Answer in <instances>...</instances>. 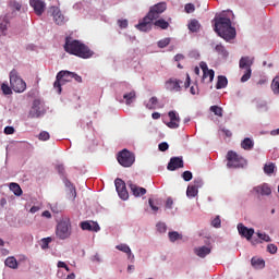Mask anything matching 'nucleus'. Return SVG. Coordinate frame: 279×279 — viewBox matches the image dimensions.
Listing matches in <instances>:
<instances>
[{
	"instance_id": "1",
	"label": "nucleus",
	"mask_w": 279,
	"mask_h": 279,
	"mask_svg": "<svg viewBox=\"0 0 279 279\" xmlns=\"http://www.w3.org/2000/svg\"><path fill=\"white\" fill-rule=\"evenodd\" d=\"M167 11V2H159L149 8L147 15L135 26L140 32H150L151 22L158 21L160 14Z\"/></svg>"
},
{
	"instance_id": "2",
	"label": "nucleus",
	"mask_w": 279,
	"mask_h": 279,
	"mask_svg": "<svg viewBox=\"0 0 279 279\" xmlns=\"http://www.w3.org/2000/svg\"><path fill=\"white\" fill-rule=\"evenodd\" d=\"M215 32L223 40H234L236 38V28L232 27V21L229 17H215Z\"/></svg>"
},
{
	"instance_id": "3",
	"label": "nucleus",
	"mask_w": 279,
	"mask_h": 279,
	"mask_svg": "<svg viewBox=\"0 0 279 279\" xmlns=\"http://www.w3.org/2000/svg\"><path fill=\"white\" fill-rule=\"evenodd\" d=\"M64 51L76 56L77 58H83V60H88L93 58L94 53L88 46L81 43L80 40H71L69 37L65 38Z\"/></svg>"
},
{
	"instance_id": "4",
	"label": "nucleus",
	"mask_w": 279,
	"mask_h": 279,
	"mask_svg": "<svg viewBox=\"0 0 279 279\" xmlns=\"http://www.w3.org/2000/svg\"><path fill=\"white\" fill-rule=\"evenodd\" d=\"M227 167L228 169H243L247 167V160L243 156L236 154L234 150L227 153Z\"/></svg>"
},
{
	"instance_id": "5",
	"label": "nucleus",
	"mask_w": 279,
	"mask_h": 279,
	"mask_svg": "<svg viewBox=\"0 0 279 279\" xmlns=\"http://www.w3.org/2000/svg\"><path fill=\"white\" fill-rule=\"evenodd\" d=\"M10 77V86L14 93H25L27 89V83L23 78H21V75H19V72L16 70H12L9 74Z\"/></svg>"
},
{
	"instance_id": "6",
	"label": "nucleus",
	"mask_w": 279,
	"mask_h": 279,
	"mask_svg": "<svg viewBox=\"0 0 279 279\" xmlns=\"http://www.w3.org/2000/svg\"><path fill=\"white\" fill-rule=\"evenodd\" d=\"M66 82H73V72L66 70L58 72L53 88L58 90L59 95L62 93V85L66 84Z\"/></svg>"
},
{
	"instance_id": "7",
	"label": "nucleus",
	"mask_w": 279,
	"mask_h": 279,
	"mask_svg": "<svg viewBox=\"0 0 279 279\" xmlns=\"http://www.w3.org/2000/svg\"><path fill=\"white\" fill-rule=\"evenodd\" d=\"M56 235L61 241L71 236V219L63 218L57 226Z\"/></svg>"
},
{
	"instance_id": "8",
	"label": "nucleus",
	"mask_w": 279,
	"mask_h": 279,
	"mask_svg": "<svg viewBox=\"0 0 279 279\" xmlns=\"http://www.w3.org/2000/svg\"><path fill=\"white\" fill-rule=\"evenodd\" d=\"M45 104L40 99H35L28 111V119H40L45 114Z\"/></svg>"
},
{
	"instance_id": "9",
	"label": "nucleus",
	"mask_w": 279,
	"mask_h": 279,
	"mask_svg": "<svg viewBox=\"0 0 279 279\" xmlns=\"http://www.w3.org/2000/svg\"><path fill=\"white\" fill-rule=\"evenodd\" d=\"M135 161L136 157L134 156V153L128 149H123L118 154V162L121 167H132Z\"/></svg>"
},
{
	"instance_id": "10",
	"label": "nucleus",
	"mask_w": 279,
	"mask_h": 279,
	"mask_svg": "<svg viewBox=\"0 0 279 279\" xmlns=\"http://www.w3.org/2000/svg\"><path fill=\"white\" fill-rule=\"evenodd\" d=\"M116 191L121 199H128L130 197V193H128V189L125 187V181L118 178L114 181Z\"/></svg>"
},
{
	"instance_id": "11",
	"label": "nucleus",
	"mask_w": 279,
	"mask_h": 279,
	"mask_svg": "<svg viewBox=\"0 0 279 279\" xmlns=\"http://www.w3.org/2000/svg\"><path fill=\"white\" fill-rule=\"evenodd\" d=\"M180 84H182V81L175 77H171L168 81H166L165 88L170 93H180L182 90V86H180Z\"/></svg>"
},
{
	"instance_id": "12",
	"label": "nucleus",
	"mask_w": 279,
	"mask_h": 279,
	"mask_svg": "<svg viewBox=\"0 0 279 279\" xmlns=\"http://www.w3.org/2000/svg\"><path fill=\"white\" fill-rule=\"evenodd\" d=\"M51 16L53 17V21L56 25H64L66 23V17L58 7H51L50 8Z\"/></svg>"
},
{
	"instance_id": "13",
	"label": "nucleus",
	"mask_w": 279,
	"mask_h": 279,
	"mask_svg": "<svg viewBox=\"0 0 279 279\" xmlns=\"http://www.w3.org/2000/svg\"><path fill=\"white\" fill-rule=\"evenodd\" d=\"M29 5L34 9V12L37 14V16H43L47 8L45 0H29Z\"/></svg>"
},
{
	"instance_id": "14",
	"label": "nucleus",
	"mask_w": 279,
	"mask_h": 279,
	"mask_svg": "<svg viewBox=\"0 0 279 279\" xmlns=\"http://www.w3.org/2000/svg\"><path fill=\"white\" fill-rule=\"evenodd\" d=\"M184 168V160L182 157H172L168 163V171H175Z\"/></svg>"
},
{
	"instance_id": "15",
	"label": "nucleus",
	"mask_w": 279,
	"mask_h": 279,
	"mask_svg": "<svg viewBox=\"0 0 279 279\" xmlns=\"http://www.w3.org/2000/svg\"><path fill=\"white\" fill-rule=\"evenodd\" d=\"M168 117L170 122H168L167 125L170 128V130H177V128H180V116L178 112L169 111Z\"/></svg>"
},
{
	"instance_id": "16",
	"label": "nucleus",
	"mask_w": 279,
	"mask_h": 279,
	"mask_svg": "<svg viewBox=\"0 0 279 279\" xmlns=\"http://www.w3.org/2000/svg\"><path fill=\"white\" fill-rule=\"evenodd\" d=\"M238 232L241 236H244L246 241H252V236H254V229H248L243 223L238 225Z\"/></svg>"
},
{
	"instance_id": "17",
	"label": "nucleus",
	"mask_w": 279,
	"mask_h": 279,
	"mask_svg": "<svg viewBox=\"0 0 279 279\" xmlns=\"http://www.w3.org/2000/svg\"><path fill=\"white\" fill-rule=\"evenodd\" d=\"M129 189H131V193L134 195V197H143L147 193V190L145 187H141L136 184H134L132 181H128Z\"/></svg>"
},
{
	"instance_id": "18",
	"label": "nucleus",
	"mask_w": 279,
	"mask_h": 279,
	"mask_svg": "<svg viewBox=\"0 0 279 279\" xmlns=\"http://www.w3.org/2000/svg\"><path fill=\"white\" fill-rule=\"evenodd\" d=\"M254 191L258 195H271V187H269V184H267V183L255 186Z\"/></svg>"
},
{
	"instance_id": "19",
	"label": "nucleus",
	"mask_w": 279,
	"mask_h": 279,
	"mask_svg": "<svg viewBox=\"0 0 279 279\" xmlns=\"http://www.w3.org/2000/svg\"><path fill=\"white\" fill-rule=\"evenodd\" d=\"M63 184L66 186V189H69L70 197H72V199H75V197H77V192L75 190V185H73L72 182L70 180H68L66 177L63 178Z\"/></svg>"
},
{
	"instance_id": "20",
	"label": "nucleus",
	"mask_w": 279,
	"mask_h": 279,
	"mask_svg": "<svg viewBox=\"0 0 279 279\" xmlns=\"http://www.w3.org/2000/svg\"><path fill=\"white\" fill-rule=\"evenodd\" d=\"M241 147L245 151H252V149H254V141L250 137H246L241 142Z\"/></svg>"
},
{
	"instance_id": "21",
	"label": "nucleus",
	"mask_w": 279,
	"mask_h": 279,
	"mask_svg": "<svg viewBox=\"0 0 279 279\" xmlns=\"http://www.w3.org/2000/svg\"><path fill=\"white\" fill-rule=\"evenodd\" d=\"M195 254L199 258H206V256H208V254H210V247H208V246H201L198 248H195Z\"/></svg>"
},
{
	"instance_id": "22",
	"label": "nucleus",
	"mask_w": 279,
	"mask_h": 279,
	"mask_svg": "<svg viewBox=\"0 0 279 279\" xmlns=\"http://www.w3.org/2000/svg\"><path fill=\"white\" fill-rule=\"evenodd\" d=\"M252 60H250V57H242L240 59V69H245L246 71L252 70Z\"/></svg>"
},
{
	"instance_id": "23",
	"label": "nucleus",
	"mask_w": 279,
	"mask_h": 279,
	"mask_svg": "<svg viewBox=\"0 0 279 279\" xmlns=\"http://www.w3.org/2000/svg\"><path fill=\"white\" fill-rule=\"evenodd\" d=\"M4 265L10 269H19V262L14 258V256L8 257L4 260Z\"/></svg>"
},
{
	"instance_id": "24",
	"label": "nucleus",
	"mask_w": 279,
	"mask_h": 279,
	"mask_svg": "<svg viewBox=\"0 0 279 279\" xmlns=\"http://www.w3.org/2000/svg\"><path fill=\"white\" fill-rule=\"evenodd\" d=\"M123 99H125L126 106L134 104V100L136 99V92L131 90L130 93L124 94Z\"/></svg>"
},
{
	"instance_id": "25",
	"label": "nucleus",
	"mask_w": 279,
	"mask_h": 279,
	"mask_svg": "<svg viewBox=\"0 0 279 279\" xmlns=\"http://www.w3.org/2000/svg\"><path fill=\"white\" fill-rule=\"evenodd\" d=\"M226 86H228V77L223 75L218 76V81L216 84L217 90H221V88H226Z\"/></svg>"
},
{
	"instance_id": "26",
	"label": "nucleus",
	"mask_w": 279,
	"mask_h": 279,
	"mask_svg": "<svg viewBox=\"0 0 279 279\" xmlns=\"http://www.w3.org/2000/svg\"><path fill=\"white\" fill-rule=\"evenodd\" d=\"M9 189L17 197H21V195H23V190L21 189V185H19V183H10Z\"/></svg>"
},
{
	"instance_id": "27",
	"label": "nucleus",
	"mask_w": 279,
	"mask_h": 279,
	"mask_svg": "<svg viewBox=\"0 0 279 279\" xmlns=\"http://www.w3.org/2000/svg\"><path fill=\"white\" fill-rule=\"evenodd\" d=\"M148 110H156L158 106V98L156 96L151 97L148 102L145 104Z\"/></svg>"
},
{
	"instance_id": "28",
	"label": "nucleus",
	"mask_w": 279,
	"mask_h": 279,
	"mask_svg": "<svg viewBox=\"0 0 279 279\" xmlns=\"http://www.w3.org/2000/svg\"><path fill=\"white\" fill-rule=\"evenodd\" d=\"M154 25L155 27H159V29H169V22L163 19L156 20Z\"/></svg>"
},
{
	"instance_id": "29",
	"label": "nucleus",
	"mask_w": 279,
	"mask_h": 279,
	"mask_svg": "<svg viewBox=\"0 0 279 279\" xmlns=\"http://www.w3.org/2000/svg\"><path fill=\"white\" fill-rule=\"evenodd\" d=\"M197 193H199V190L195 185H189L186 190L187 197H197Z\"/></svg>"
},
{
	"instance_id": "30",
	"label": "nucleus",
	"mask_w": 279,
	"mask_h": 279,
	"mask_svg": "<svg viewBox=\"0 0 279 279\" xmlns=\"http://www.w3.org/2000/svg\"><path fill=\"white\" fill-rule=\"evenodd\" d=\"M215 51L219 53V56H222V58H228L229 53L228 50H226V47L223 45L219 44L215 47Z\"/></svg>"
},
{
	"instance_id": "31",
	"label": "nucleus",
	"mask_w": 279,
	"mask_h": 279,
	"mask_svg": "<svg viewBox=\"0 0 279 279\" xmlns=\"http://www.w3.org/2000/svg\"><path fill=\"white\" fill-rule=\"evenodd\" d=\"M120 252H123L124 254H129V258L132 257V250L128 244H119L116 246Z\"/></svg>"
},
{
	"instance_id": "32",
	"label": "nucleus",
	"mask_w": 279,
	"mask_h": 279,
	"mask_svg": "<svg viewBox=\"0 0 279 279\" xmlns=\"http://www.w3.org/2000/svg\"><path fill=\"white\" fill-rule=\"evenodd\" d=\"M199 27H201L199 21L197 20H192L189 24V29L190 32H193V33L199 32Z\"/></svg>"
},
{
	"instance_id": "33",
	"label": "nucleus",
	"mask_w": 279,
	"mask_h": 279,
	"mask_svg": "<svg viewBox=\"0 0 279 279\" xmlns=\"http://www.w3.org/2000/svg\"><path fill=\"white\" fill-rule=\"evenodd\" d=\"M9 25H10V23L5 20L0 23V36H7L8 35Z\"/></svg>"
},
{
	"instance_id": "34",
	"label": "nucleus",
	"mask_w": 279,
	"mask_h": 279,
	"mask_svg": "<svg viewBox=\"0 0 279 279\" xmlns=\"http://www.w3.org/2000/svg\"><path fill=\"white\" fill-rule=\"evenodd\" d=\"M251 263L253 267H259V269H263L265 267V260L260 258H252Z\"/></svg>"
},
{
	"instance_id": "35",
	"label": "nucleus",
	"mask_w": 279,
	"mask_h": 279,
	"mask_svg": "<svg viewBox=\"0 0 279 279\" xmlns=\"http://www.w3.org/2000/svg\"><path fill=\"white\" fill-rule=\"evenodd\" d=\"M276 170V165H274L272 162L270 163H266L264 166V173H266V175H271V173H274V171Z\"/></svg>"
},
{
	"instance_id": "36",
	"label": "nucleus",
	"mask_w": 279,
	"mask_h": 279,
	"mask_svg": "<svg viewBox=\"0 0 279 279\" xmlns=\"http://www.w3.org/2000/svg\"><path fill=\"white\" fill-rule=\"evenodd\" d=\"M168 236H169L171 243H175V241H179V239H182V234L178 233V231L169 232Z\"/></svg>"
},
{
	"instance_id": "37",
	"label": "nucleus",
	"mask_w": 279,
	"mask_h": 279,
	"mask_svg": "<svg viewBox=\"0 0 279 279\" xmlns=\"http://www.w3.org/2000/svg\"><path fill=\"white\" fill-rule=\"evenodd\" d=\"M271 88H272V93H275V95H279V76H276L272 80Z\"/></svg>"
},
{
	"instance_id": "38",
	"label": "nucleus",
	"mask_w": 279,
	"mask_h": 279,
	"mask_svg": "<svg viewBox=\"0 0 279 279\" xmlns=\"http://www.w3.org/2000/svg\"><path fill=\"white\" fill-rule=\"evenodd\" d=\"M170 44H171V38H169V37L160 39L157 43L159 49H165V47H169Z\"/></svg>"
},
{
	"instance_id": "39",
	"label": "nucleus",
	"mask_w": 279,
	"mask_h": 279,
	"mask_svg": "<svg viewBox=\"0 0 279 279\" xmlns=\"http://www.w3.org/2000/svg\"><path fill=\"white\" fill-rule=\"evenodd\" d=\"M210 111L216 114V117H223V109L219 106H211Z\"/></svg>"
},
{
	"instance_id": "40",
	"label": "nucleus",
	"mask_w": 279,
	"mask_h": 279,
	"mask_svg": "<svg viewBox=\"0 0 279 279\" xmlns=\"http://www.w3.org/2000/svg\"><path fill=\"white\" fill-rule=\"evenodd\" d=\"M206 77H209V82H213L215 80V70L203 72V80H206Z\"/></svg>"
},
{
	"instance_id": "41",
	"label": "nucleus",
	"mask_w": 279,
	"mask_h": 279,
	"mask_svg": "<svg viewBox=\"0 0 279 279\" xmlns=\"http://www.w3.org/2000/svg\"><path fill=\"white\" fill-rule=\"evenodd\" d=\"M257 236L260 239V241H265V243H271V236H269L267 233L257 232Z\"/></svg>"
},
{
	"instance_id": "42",
	"label": "nucleus",
	"mask_w": 279,
	"mask_h": 279,
	"mask_svg": "<svg viewBox=\"0 0 279 279\" xmlns=\"http://www.w3.org/2000/svg\"><path fill=\"white\" fill-rule=\"evenodd\" d=\"M1 90L3 93V95H12V86L9 87L8 84L3 83L1 85Z\"/></svg>"
},
{
	"instance_id": "43",
	"label": "nucleus",
	"mask_w": 279,
	"mask_h": 279,
	"mask_svg": "<svg viewBox=\"0 0 279 279\" xmlns=\"http://www.w3.org/2000/svg\"><path fill=\"white\" fill-rule=\"evenodd\" d=\"M182 178L185 182H191V180H193V172L192 171H184L182 173Z\"/></svg>"
},
{
	"instance_id": "44",
	"label": "nucleus",
	"mask_w": 279,
	"mask_h": 279,
	"mask_svg": "<svg viewBox=\"0 0 279 279\" xmlns=\"http://www.w3.org/2000/svg\"><path fill=\"white\" fill-rule=\"evenodd\" d=\"M39 141H49L51 138V135H49V132L43 131L38 135Z\"/></svg>"
},
{
	"instance_id": "45",
	"label": "nucleus",
	"mask_w": 279,
	"mask_h": 279,
	"mask_svg": "<svg viewBox=\"0 0 279 279\" xmlns=\"http://www.w3.org/2000/svg\"><path fill=\"white\" fill-rule=\"evenodd\" d=\"M211 226L214 228H221V218H219V216L214 218L213 221H211Z\"/></svg>"
},
{
	"instance_id": "46",
	"label": "nucleus",
	"mask_w": 279,
	"mask_h": 279,
	"mask_svg": "<svg viewBox=\"0 0 279 279\" xmlns=\"http://www.w3.org/2000/svg\"><path fill=\"white\" fill-rule=\"evenodd\" d=\"M49 243H51V238H45L41 240V250H47L49 247Z\"/></svg>"
},
{
	"instance_id": "47",
	"label": "nucleus",
	"mask_w": 279,
	"mask_h": 279,
	"mask_svg": "<svg viewBox=\"0 0 279 279\" xmlns=\"http://www.w3.org/2000/svg\"><path fill=\"white\" fill-rule=\"evenodd\" d=\"M157 230L160 233L167 232V225H165V222H158L157 223Z\"/></svg>"
},
{
	"instance_id": "48",
	"label": "nucleus",
	"mask_w": 279,
	"mask_h": 279,
	"mask_svg": "<svg viewBox=\"0 0 279 279\" xmlns=\"http://www.w3.org/2000/svg\"><path fill=\"white\" fill-rule=\"evenodd\" d=\"M81 228H82V230H89V231L93 230L92 223L88 221L81 222Z\"/></svg>"
},
{
	"instance_id": "49",
	"label": "nucleus",
	"mask_w": 279,
	"mask_h": 279,
	"mask_svg": "<svg viewBox=\"0 0 279 279\" xmlns=\"http://www.w3.org/2000/svg\"><path fill=\"white\" fill-rule=\"evenodd\" d=\"M267 252H269V254H276V252H278V246H276V244H268Z\"/></svg>"
},
{
	"instance_id": "50",
	"label": "nucleus",
	"mask_w": 279,
	"mask_h": 279,
	"mask_svg": "<svg viewBox=\"0 0 279 279\" xmlns=\"http://www.w3.org/2000/svg\"><path fill=\"white\" fill-rule=\"evenodd\" d=\"M185 12L187 14H191V13L195 12V4H193V3L185 4Z\"/></svg>"
},
{
	"instance_id": "51",
	"label": "nucleus",
	"mask_w": 279,
	"mask_h": 279,
	"mask_svg": "<svg viewBox=\"0 0 279 279\" xmlns=\"http://www.w3.org/2000/svg\"><path fill=\"white\" fill-rule=\"evenodd\" d=\"M252 77V70H246V72L241 77V82H247Z\"/></svg>"
},
{
	"instance_id": "52",
	"label": "nucleus",
	"mask_w": 279,
	"mask_h": 279,
	"mask_svg": "<svg viewBox=\"0 0 279 279\" xmlns=\"http://www.w3.org/2000/svg\"><path fill=\"white\" fill-rule=\"evenodd\" d=\"M10 8H12L13 10H16L17 12H20L22 5H21L20 2L11 1V2H10Z\"/></svg>"
},
{
	"instance_id": "53",
	"label": "nucleus",
	"mask_w": 279,
	"mask_h": 279,
	"mask_svg": "<svg viewBox=\"0 0 279 279\" xmlns=\"http://www.w3.org/2000/svg\"><path fill=\"white\" fill-rule=\"evenodd\" d=\"M204 185V181L202 179H195L194 180V184L192 186H196V189H202V186Z\"/></svg>"
},
{
	"instance_id": "54",
	"label": "nucleus",
	"mask_w": 279,
	"mask_h": 279,
	"mask_svg": "<svg viewBox=\"0 0 279 279\" xmlns=\"http://www.w3.org/2000/svg\"><path fill=\"white\" fill-rule=\"evenodd\" d=\"M191 95H199V87L197 86V84L192 85L190 88Z\"/></svg>"
},
{
	"instance_id": "55",
	"label": "nucleus",
	"mask_w": 279,
	"mask_h": 279,
	"mask_svg": "<svg viewBox=\"0 0 279 279\" xmlns=\"http://www.w3.org/2000/svg\"><path fill=\"white\" fill-rule=\"evenodd\" d=\"M118 25L121 29H125L128 27V20H118Z\"/></svg>"
},
{
	"instance_id": "56",
	"label": "nucleus",
	"mask_w": 279,
	"mask_h": 279,
	"mask_svg": "<svg viewBox=\"0 0 279 279\" xmlns=\"http://www.w3.org/2000/svg\"><path fill=\"white\" fill-rule=\"evenodd\" d=\"M167 149H169V144L167 142L159 144V151H167Z\"/></svg>"
},
{
	"instance_id": "57",
	"label": "nucleus",
	"mask_w": 279,
	"mask_h": 279,
	"mask_svg": "<svg viewBox=\"0 0 279 279\" xmlns=\"http://www.w3.org/2000/svg\"><path fill=\"white\" fill-rule=\"evenodd\" d=\"M99 230H101L99 225L97 222H92V232H99Z\"/></svg>"
},
{
	"instance_id": "58",
	"label": "nucleus",
	"mask_w": 279,
	"mask_h": 279,
	"mask_svg": "<svg viewBox=\"0 0 279 279\" xmlns=\"http://www.w3.org/2000/svg\"><path fill=\"white\" fill-rule=\"evenodd\" d=\"M148 204H149L151 210H154L155 213H158V206L154 205V199L149 198Z\"/></svg>"
},
{
	"instance_id": "59",
	"label": "nucleus",
	"mask_w": 279,
	"mask_h": 279,
	"mask_svg": "<svg viewBox=\"0 0 279 279\" xmlns=\"http://www.w3.org/2000/svg\"><path fill=\"white\" fill-rule=\"evenodd\" d=\"M72 80H75V82L82 84V76L77 75L75 72H73Z\"/></svg>"
},
{
	"instance_id": "60",
	"label": "nucleus",
	"mask_w": 279,
	"mask_h": 279,
	"mask_svg": "<svg viewBox=\"0 0 279 279\" xmlns=\"http://www.w3.org/2000/svg\"><path fill=\"white\" fill-rule=\"evenodd\" d=\"M166 208H173V198H167Z\"/></svg>"
},
{
	"instance_id": "61",
	"label": "nucleus",
	"mask_w": 279,
	"mask_h": 279,
	"mask_svg": "<svg viewBox=\"0 0 279 279\" xmlns=\"http://www.w3.org/2000/svg\"><path fill=\"white\" fill-rule=\"evenodd\" d=\"M199 66L203 71V73H206L207 71H209L208 70V64H206V62H201Z\"/></svg>"
},
{
	"instance_id": "62",
	"label": "nucleus",
	"mask_w": 279,
	"mask_h": 279,
	"mask_svg": "<svg viewBox=\"0 0 279 279\" xmlns=\"http://www.w3.org/2000/svg\"><path fill=\"white\" fill-rule=\"evenodd\" d=\"M221 132L225 133V135L227 136V138H231L232 136V131L228 130V129H222Z\"/></svg>"
},
{
	"instance_id": "63",
	"label": "nucleus",
	"mask_w": 279,
	"mask_h": 279,
	"mask_svg": "<svg viewBox=\"0 0 279 279\" xmlns=\"http://www.w3.org/2000/svg\"><path fill=\"white\" fill-rule=\"evenodd\" d=\"M4 134H14V129L13 126H7L4 129Z\"/></svg>"
},
{
	"instance_id": "64",
	"label": "nucleus",
	"mask_w": 279,
	"mask_h": 279,
	"mask_svg": "<svg viewBox=\"0 0 279 279\" xmlns=\"http://www.w3.org/2000/svg\"><path fill=\"white\" fill-rule=\"evenodd\" d=\"M57 169H58V171H59V173H60L61 175H64V166H63V165H59V166L57 167Z\"/></svg>"
}]
</instances>
